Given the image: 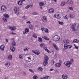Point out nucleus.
Listing matches in <instances>:
<instances>
[{
    "label": "nucleus",
    "instance_id": "f257e3e1",
    "mask_svg": "<svg viewBox=\"0 0 79 79\" xmlns=\"http://www.w3.org/2000/svg\"><path fill=\"white\" fill-rule=\"evenodd\" d=\"M60 39V36L55 35L53 37V39L54 41H59Z\"/></svg>",
    "mask_w": 79,
    "mask_h": 79
},
{
    "label": "nucleus",
    "instance_id": "f03ea898",
    "mask_svg": "<svg viewBox=\"0 0 79 79\" xmlns=\"http://www.w3.org/2000/svg\"><path fill=\"white\" fill-rule=\"evenodd\" d=\"M14 10L15 11V14H17V15H19V8H18L17 7H15L14 8Z\"/></svg>",
    "mask_w": 79,
    "mask_h": 79
},
{
    "label": "nucleus",
    "instance_id": "7ed1b4c3",
    "mask_svg": "<svg viewBox=\"0 0 79 79\" xmlns=\"http://www.w3.org/2000/svg\"><path fill=\"white\" fill-rule=\"evenodd\" d=\"M76 24H77L76 23H73L72 24L71 29L73 31H76V28H75V27H76Z\"/></svg>",
    "mask_w": 79,
    "mask_h": 79
},
{
    "label": "nucleus",
    "instance_id": "20e7f679",
    "mask_svg": "<svg viewBox=\"0 0 79 79\" xmlns=\"http://www.w3.org/2000/svg\"><path fill=\"white\" fill-rule=\"evenodd\" d=\"M54 17L57 19H60L61 18V15L58 14H56L54 15Z\"/></svg>",
    "mask_w": 79,
    "mask_h": 79
},
{
    "label": "nucleus",
    "instance_id": "39448f33",
    "mask_svg": "<svg viewBox=\"0 0 79 79\" xmlns=\"http://www.w3.org/2000/svg\"><path fill=\"white\" fill-rule=\"evenodd\" d=\"M43 23H45L47 21V19L46 17L44 16L41 19Z\"/></svg>",
    "mask_w": 79,
    "mask_h": 79
},
{
    "label": "nucleus",
    "instance_id": "423d86ee",
    "mask_svg": "<svg viewBox=\"0 0 79 79\" xmlns=\"http://www.w3.org/2000/svg\"><path fill=\"white\" fill-rule=\"evenodd\" d=\"M1 9L2 11H5L6 10V7L5 6H1Z\"/></svg>",
    "mask_w": 79,
    "mask_h": 79
},
{
    "label": "nucleus",
    "instance_id": "0eeeda50",
    "mask_svg": "<svg viewBox=\"0 0 79 79\" xmlns=\"http://www.w3.org/2000/svg\"><path fill=\"white\" fill-rule=\"evenodd\" d=\"M71 64H72V63L70 61H67V67L68 68H69L70 67V65H71Z\"/></svg>",
    "mask_w": 79,
    "mask_h": 79
},
{
    "label": "nucleus",
    "instance_id": "6e6552de",
    "mask_svg": "<svg viewBox=\"0 0 79 79\" xmlns=\"http://www.w3.org/2000/svg\"><path fill=\"white\" fill-rule=\"evenodd\" d=\"M48 11L49 13H54V11H55L54 9L53 8H50L49 10Z\"/></svg>",
    "mask_w": 79,
    "mask_h": 79
},
{
    "label": "nucleus",
    "instance_id": "1a4fd4ad",
    "mask_svg": "<svg viewBox=\"0 0 79 79\" xmlns=\"http://www.w3.org/2000/svg\"><path fill=\"white\" fill-rule=\"evenodd\" d=\"M10 50H11V51H12V52H14L15 51V47H14L13 46H11L10 47Z\"/></svg>",
    "mask_w": 79,
    "mask_h": 79
},
{
    "label": "nucleus",
    "instance_id": "9d476101",
    "mask_svg": "<svg viewBox=\"0 0 79 79\" xmlns=\"http://www.w3.org/2000/svg\"><path fill=\"white\" fill-rule=\"evenodd\" d=\"M9 29H10V30H12V31H15V29H16V28L15 27H9Z\"/></svg>",
    "mask_w": 79,
    "mask_h": 79
},
{
    "label": "nucleus",
    "instance_id": "9b49d317",
    "mask_svg": "<svg viewBox=\"0 0 79 79\" xmlns=\"http://www.w3.org/2000/svg\"><path fill=\"white\" fill-rule=\"evenodd\" d=\"M53 46L54 47V48L56 50H58V48L57 45H56V44L54 43H53L52 44Z\"/></svg>",
    "mask_w": 79,
    "mask_h": 79
},
{
    "label": "nucleus",
    "instance_id": "f8f14e48",
    "mask_svg": "<svg viewBox=\"0 0 79 79\" xmlns=\"http://www.w3.org/2000/svg\"><path fill=\"white\" fill-rule=\"evenodd\" d=\"M63 42L65 44H69V41L67 39L64 40H63Z\"/></svg>",
    "mask_w": 79,
    "mask_h": 79
},
{
    "label": "nucleus",
    "instance_id": "ddd939ff",
    "mask_svg": "<svg viewBox=\"0 0 79 79\" xmlns=\"http://www.w3.org/2000/svg\"><path fill=\"white\" fill-rule=\"evenodd\" d=\"M42 37L43 38V39H44L45 40H49V38L45 36H42Z\"/></svg>",
    "mask_w": 79,
    "mask_h": 79
},
{
    "label": "nucleus",
    "instance_id": "4468645a",
    "mask_svg": "<svg viewBox=\"0 0 79 79\" xmlns=\"http://www.w3.org/2000/svg\"><path fill=\"white\" fill-rule=\"evenodd\" d=\"M62 78L64 79H66L68 78V75H66L63 74L62 76Z\"/></svg>",
    "mask_w": 79,
    "mask_h": 79
},
{
    "label": "nucleus",
    "instance_id": "2eb2a0df",
    "mask_svg": "<svg viewBox=\"0 0 79 79\" xmlns=\"http://www.w3.org/2000/svg\"><path fill=\"white\" fill-rule=\"evenodd\" d=\"M67 3V2H61V5L62 6H64Z\"/></svg>",
    "mask_w": 79,
    "mask_h": 79
},
{
    "label": "nucleus",
    "instance_id": "dca6fc26",
    "mask_svg": "<svg viewBox=\"0 0 79 79\" xmlns=\"http://www.w3.org/2000/svg\"><path fill=\"white\" fill-rule=\"evenodd\" d=\"M68 3H69L70 5L73 4V2L72 0H69L67 1Z\"/></svg>",
    "mask_w": 79,
    "mask_h": 79
},
{
    "label": "nucleus",
    "instance_id": "f3484780",
    "mask_svg": "<svg viewBox=\"0 0 79 79\" xmlns=\"http://www.w3.org/2000/svg\"><path fill=\"white\" fill-rule=\"evenodd\" d=\"M61 66V64L60 63H58L56 64V67H58V68H60Z\"/></svg>",
    "mask_w": 79,
    "mask_h": 79
},
{
    "label": "nucleus",
    "instance_id": "a211bd4d",
    "mask_svg": "<svg viewBox=\"0 0 79 79\" xmlns=\"http://www.w3.org/2000/svg\"><path fill=\"white\" fill-rule=\"evenodd\" d=\"M4 48H5V46L4 45H2L0 46V49L2 51L4 50Z\"/></svg>",
    "mask_w": 79,
    "mask_h": 79
},
{
    "label": "nucleus",
    "instance_id": "6ab92c4d",
    "mask_svg": "<svg viewBox=\"0 0 79 79\" xmlns=\"http://www.w3.org/2000/svg\"><path fill=\"white\" fill-rule=\"evenodd\" d=\"M73 43H78L79 40H78L77 39H75L73 40Z\"/></svg>",
    "mask_w": 79,
    "mask_h": 79
},
{
    "label": "nucleus",
    "instance_id": "aec40b11",
    "mask_svg": "<svg viewBox=\"0 0 79 79\" xmlns=\"http://www.w3.org/2000/svg\"><path fill=\"white\" fill-rule=\"evenodd\" d=\"M69 16L70 18H74L75 16V15H74L73 14H72L69 15Z\"/></svg>",
    "mask_w": 79,
    "mask_h": 79
},
{
    "label": "nucleus",
    "instance_id": "412c9836",
    "mask_svg": "<svg viewBox=\"0 0 79 79\" xmlns=\"http://www.w3.org/2000/svg\"><path fill=\"white\" fill-rule=\"evenodd\" d=\"M5 66H6V67H8L10 66V63H8V62L6 63H5Z\"/></svg>",
    "mask_w": 79,
    "mask_h": 79
},
{
    "label": "nucleus",
    "instance_id": "4be33fe9",
    "mask_svg": "<svg viewBox=\"0 0 79 79\" xmlns=\"http://www.w3.org/2000/svg\"><path fill=\"white\" fill-rule=\"evenodd\" d=\"M38 40L39 42H42L43 40L42 38H41L40 37H38Z\"/></svg>",
    "mask_w": 79,
    "mask_h": 79
},
{
    "label": "nucleus",
    "instance_id": "5701e85b",
    "mask_svg": "<svg viewBox=\"0 0 79 79\" xmlns=\"http://www.w3.org/2000/svg\"><path fill=\"white\" fill-rule=\"evenodd\" d=\"M3 16L5 17V18H9V15L6 14H4L3 15Z\"/></svg>",
    "mask_w": 79,
    "mask_h": 79
},
{
    "label": "nucleus",
    "instance_id": "b1692460",
    "mask_svg": "<svg viewBox=\"0 0 79 79\" xmlns=\"http://www.w3.org/2000/svg\"><path fill=\"white\" fill-rule=\"evenodd\" d=\"M40 6H44L45 5V3L43 2H39Z\"/></svg>",
    "mask_w": 79,
    "mask_h": 79
},
{
    "label": "nucleus",
    "instance_id": "393cba45",
    "mask_svg": "<svg viewBox=\"0 0 79 79\" xmlns=\"http://www.w3.org/2000/svg\"><path fill=\"white\" fill-rule=\"evenodd\" d=\"M12 56L11 55H10L8 57V59L11 60L12 59Z\"/></svg>",
    "mask_w": 79,
    "mask_h": 79
},
{
    "label": "nucleus",
    "instance_id": "a878e982",
    "mask_svg": "<svg viewBox=\"0 0 79 79\" xmlns=\"http://www.w3.org/2000/svg\"><path fill=\"white\" fill-rule=\"evenodd\" d=\"M35 55H39L40 54V51L38 50L37 51V52H35Z\"/></svg>",
    "mask_w": 79,
    "mask_h": 79
},
{
    "label": "nucleus",
    "instance_id": "bb28decb",
    "mask_svg": "<svg viewBox=\"0 0 79 79\" xmlns=\"http://www.w3.org/2000/svg\"><path fill=\"white\" fill-rule=\"evenodd\" d=\"M44 59L45 60H46V61H48V57L47 56H45L44 57Z\"/></svg>",
    "mask_w": 79,
    "mask_h": 79
},
{
    "label": "nucleus",
    "instance_id": "cd10ccee",
    "mask_svg": "<svg viewBox=\"0 0 79 79\" xmlns=\"http://www.w3.org/2000/svg\"><path fill=\"white\" fill-rule=\"evenodd\" d=\"M41 48H44L45 47V44H41L40 45Z\"/></svg>",
    "mask_w": 79,
    "mask_h": 79
},
{
    "label": "nucleus",
    "instance_id": "c85d7f7f",
    "mask_svg": "<svg viewBox=\"0 0 79 79\" xmlns=\"http://www.w3.org/2000/svg\"><path fill=\"white\" fill-rule=\"evenodd\" d=\"M64 48L65 49H68V45L67 44H64Z\"/></svg>",
    "mask_w": 79,
    "mask_h": 79
},
{
    "label": "nucleus",
    "instance_id": "c756f323",
    "mask_svg": "<svg viewBox=\"0 0 79 79\" xmlns=\"http://www.w3.org/2000/svg\"><path fill=\"white\" fill-rule=\"evenodd\" d=\"M48 61H47L45 60H44L43 63V64L44 66H46V65H47V63H48Z\"/></svg>",
    "mask_w": 79,
    "mask_h": 79
},
{
    "label": "nucleus",
    "instance_id": "7c9ffc66",
    "mask_svg": "<svg viewBox=\"0 0 79 79\" xmlns=\"http://www.w3.org/2000/svg\"><path fill=\"white\" fill-rule=\"evenodd\" d=\"M48 77H49V76H46V77H45L43 78L41 77L40 78V79H48Z\"/></svg>",
    "mask_w": 79,
    "mask_h": 79
},
{
    "label": "nucleus",
    "instance_id": "2f4dec72",
    "mask_svg": "<svg viewBox=\"0 0 79 79\" xmlns=\"http://www.w3.org/2000/svg\"><path fill=\"white\" fill-rule=\"evenodd\" d=\"M38 70L40 71H43V69L42 67H39L38 68Z\"/></svg>",
    "mask_w": 79,
    "mask_h": 79
},
{
    "label": "nucleus",
    "instance_id": "473e14b6",
    "mask_svg": "<svg viewBox=\"0 0 79 79\" xmlns=\"http://www.w3.org/2000/svg\"><path fill=\"white\" fill-rule=\"evenodd\" d=\"M44 49H45V51H46V52H48V53H51V52H50V51H49L48 50V49H47V48H45Z\"/></svg>",
    "mask_w": 79,
    "mask_h": 79
},
{
    "label": "nucleus",
    "instance_id": "72a5a7b5",
    "mask_svg": "<svg viewBox=\"0 0 79 79\" xmlns=\"http://www.w3.org/2000/svg\"><path fill=\"white\" fill-rule=\"evenodd\" d=\"M3 21H4V22H5V23H6V21H7V19L6 18H3L2 19Z\"/></svg>",
    "mask_w": 79,
    "mask_h": 79
},
{
    "label": "nucleus",
    "instance_id": "f704fd0d",
    "mask_svg": "<svg viewBox=\"0 0 79 79\" xmlns=\"http://www.w3.org/2000/svg\"><path fill=\"white\" fill-rule=\"evenodd\" d=\"M16 42H15V41H14L12 43V45L13 47H15V46H16Z\"/></svg>",
    "mask_w": 79,
    "mask_h": 79
},
{
    "label": "nucleus",
    "instance_id": "c9c22d12",
    "mask_svg": "<svg viewBox=\"0 0 79 79\" xmlns=\"http://www.w3.org/2000/svg\"><path fill=\"white\" fill-rule=\"evenodd\" d=\"M29 27L30 29H33V27L32 25L30 24L29 25Z\"/></svg>",
    "mask_w": 79,
    "mask_h": 79
},
{
    "label": "nucleus",
    "instance_id": "e433bc0d",
    "mask_svg": "<svg viewBox=\"0 0 79 79\" xmlns=\"http://www.w3.org/2000/svg\"><path fill=\"white\" fill-rule=\"evenodd\" d=\"M18 4L19 5H21L22 4H23V2H21V1H19V2H18Z\"/></svg>",
    "mask_w": 79,
    "mask_h": 79
},
{
    "label": "nucleus",
    "instance_id": "4c0bfd02",
    "mask_svg": "<svg viewBox=\"0 0 79 79\" xmlns=\"http://www.w3.org/2000/svg\"><path fill=\"white\" fill-rule=\"evenodd\" d=\"M38 78V77L36 75L34 76L33 77V79H36Z\"/></svg>",
    "mask_w": 79,
    "mask_h": 79
},
{
    "label": "nucleus",
    "instance_id": "58836bf2",
    "mask_svg": "<svg viewBox=\"0 0 79 79\" xmlns=\"http://www.w3.org/2000/svg\"><path fill=\"white\" fill-rule=\"evenodd\" d=\"M33 37H35V38H37V36L36 35V34L35 33H34L32 35Z\"/></svg>",
    "mask_w": 79,
    "mask_h": 79
},
{
    "label": "nucleus",
    "instance_id": "ea45409f",
    "mask_svg": "<svg viewBox=\"0 0 79 79\" xmlns=\"http://www.w3.org/2000/svg\"><path fill=\"white\" fill-rule=\"evenodd\" d=\"M25 31H26L27 33V32H29V30L28 28H26L25 29Z\"/></svg>",
    "mask_w": 79,
    "mask_h": 79
},
{
    "label": "nucleus",
    "instance_id": "a19ab883",
    "mask_svg": "<svg viewBox=\"0 0 79 79\" xmlns=\"http://www.w3.org/2000/svg\"><path fill=\"white\" fill-rule=\"evenodd\" d=\"M58 23L59 24H60L61 25H63V24H64V23H63V22H61L60 21H59Z\"/></svg>",
    "mask_w": 79,
    "mask_h": 79
},
{
    "label": "nucleus",
    "instance_id": "79ce46f5",
    "mask_svg": "<svg viewBox=\"0 0 79 79\" xmlns=\"http://www.w3.org/2000/svg\"><path fill=\"white\" fill-rule=\"evenodd\" d=\"M29 7H30V6L29 5H27L25 7V8H26V9H28Z\"/></svg>",
    "mask_w": 79,
    "mask_h": 79
},
{
    "label": "nucleus",
    "instance_id": "37998d69",
    "mask_svg": "<svg viewBox=\"0 0 79 79\" xmlns=\"http://www.w3.org/2000/svg\"><path fill=\"white\" fill-rule=\"evenodd\" d=\"M55 63V62L54 61V60H52L51 61V64L52 65H53L54 64V63Z\"/></svg>",
    "mask_w": 79,
    "mask_h": 79
},
{
    "label": "nucleus",
    "instance_id": "c03bdc74",
    "mask_svg": "<svg viewBox=\"0 0 79 79\" xmlns=\"http://www.w3.org/2000/svg\"><path fill=\"white\" fill-rule=\"evenodd\" d=\"M26 24H31V22L30 21H27L26 22Z\"/></svg>",
    "mask_w": 79,
    "mask_h": 79
},
{
    "label": "nucleus",
    "instance_id": "a18cd8bd",
    "mask_svg": "<svg viewBox=\"0 0 79 79\" xmlns=\"http://www.w3.org/2000/svg\"><path fill=\"white\" fill-rule=\"evenodd\" d=\"M71 47H72V46L70 45H68V48L69 49L70 48H71Z\"/></svg>",
    "mask_w": 79,
    "mask_h": 79
},
{
    "label": "nucleus",
    "instance_id": "49530a36",
    "mask_svg": "<svg viewBox=\"0 0 79 79\" xmlns=\"http://www.w3.org/2000/svg\"><path fill=\"white\" fill-rule=\"evenodd\" d=\"M19 57L20 59H22V56H21V54H19Z\"/></svg>",
    "mask_w": 79,
    "mask_h": 79
},
{
    "label": "nucleus",
    "instance_id": "de8ad7c7",
    "mask_svg": "<svg viewBox=\"0 0 79 79\" xmlns=\"http://www.w3.org/2000/svg\"><path fill=\"white\" fill-rule=\"evenodd\" d=\"M23 34H27V33L25 31H23Z\"/></svg>",
    "mask_w": 79,
    "mask_h": 79
},
{
    "label": "nucleus",
    "instance_id": "09e8293b",
    "mask_svg": "<svg viewBox=\"0 0 79 79\" xmlns=\"http://www.w3.org/2000/svg\"><path fill=\"white\" fill-rule=\"evenodd\" d=\"M69 8L70 10H73V8L71 7H69Z\"/></svg>",
    "mask_w": 79,
    "mask_h": 79
},
{
    "label": "nucleus",
    "instance_id": "8fccbe9b",
    "mask_svg": "<svg viewBox=\"0 0 79 79\" xmlns=\"http://www.w3.org/2000/svg\"><path fill=\"white\" fill-rule=\"evenodd\" d=\"M45 32H46V33L48 32V30L47 29H46L45 30Z\"/></svg>",
    "mask_w": 79,
    "mask_h": 79
},
{
    "label": "nucleus",
    "instance_id": "3c124183",
    "mask_svg": "<svg viewBox=\"0 0 79 79\" xmlns=\"http://www.w3.org/2000/svg\"><path fill=\"white\" fill-rule=\"evenodd\" d=\"M71 63H72V62H73L74 61V60L73 59H72L70 60V61Z\"/></svg>",
    "mask_w": 79,
    "mask_h": 79
},
{
    "label": "nucleus",
    "instance_id": "603ef678",
    "mask_svg": "<svg viewBox=\"0 0 79 79\" xmlns=\"http://www.w3.org/2000/svg\"><path fill=\"white\" fill-rule=\"evenodd\" d=\"M29 71H30V72H31V73H34V71H33L31 69H29Z\"/></svg>",
    "mask_w": 79,
    "mask_h": 79
},
{
    "label": "nucleus",
    "instance_id": "864d4df0",
    "mask_svg": "<svg viewBox=\"0 0 79 79\" xmlns=\"http://www.w3.org/2000/svg\"><path fill=\"white\" fill-rule=\"evenodd\" d=\"M38 14V13H37V12H34L33 13V15H37Z\"/></svg>",
    "mask_w": 79,
    "mask_h": 79
},
{
    "label": "nucleus",
    "instance_id": "5fc2aeb1",
    "mask_svg": "<svg viewBox=\"0 0 79 79\" xmlns=\"http://www.w3.org/2000/svg\"><path fill=\"white\" fill-rule=\"evenodd\" d=\"M29 60H31V58H32V57H31V56L28 57H27Z\"/></svg>",
    "mask_w": 79,
    "mask_h": 79
},
{
    "label": "nucleus",
    "instance_id": "6e6d98bb",
    "mask_svg": "<svg viewBox=\"0 0 79 79\" xmlns=\"http://www.w3.org/2000/svg\"><path fill=\"white\" fill-rule=\"evenodd\" d=\"M20 1H21V2L23 3V2H26V0H20Z\"/></svg>",
    "mask_w": 79,
    "mask_h": 79
},
{
    "label": "nucleus",
    "instance_id": "4d7b16f0",
    "mask_svg": "<svg viewBox=\"0 0 79 79\" xmlns=\"http://www.w3.org/2000/svg\"><path fill=\"white\" fill-rule=\"evenodd\" d=\"M64 64H65V65H66V66H67V62H65L64 63Z\"/></svg>",
    "mask_w": 79,
    "mask_h": 79
},
{
    "label": "nucleus",
    "instance_id": "13d9d810",
    "mask_svg": "<svg viewBox=\"0 0 79 79\" xmlns=\"http://www.w3.org/2000/svg\"><path fill=\"white\" fill-rule=\"evenodd\" d=\"M65 19H68V16L67 15H66L64 17Z\"/></svg>",
    "mask_w": 79,
    "mask_h": 79
},
{
    "label": "nucleus",
    "instance_id": "bf43d9fd",
    "mask_svg": "<svg viewBox=\"0 0 79 79\" xmlns=\"http://www.w3.org/2000/svg\"><path fill=\"white\" fill-rule=\"evenodd\" d=\"M32 52H33V53H35H35L36 52L35 51H34V50H32Z\"/></svg>",
    "mask_w": 79,
    "mask_h": 79
},
{
    "label": "nucleus",
    "instance_id": "052dcab7",
    "mask_svg": "<svg viewBox=\"0 0 79 79\" xmlns=\"http://www.w3.org/2000/svg\"><path fill=\"white\" fill-rule=\"evenodd\" d=\"M11 34H13V35H15L16 34V33H14L13 32H12V33H11Z\"/></svg>",
    "mask_w": 79,
    "mask_h": 79
},
{
    "label": "nucleus",
    "instance_id": "680f3d73",
    "mask_svg": "<svg viewBox=\"0 0 79 79\" xmlns=\"http://www.w3.org/2000/svg\"><path fill=\"white\" fill-rule=\"evenodd\" d=\"M23 18L24 19H27V17L23 16Z\"/></svg>",
    "mask_w": 79,
    "mask_h": 79
},
{
    "label": "nucleus",
    "instance_id": "e2e57ef3",
    "mask_svg": "<svg viewBox=\"0 0 79 79\" xmlns=\"http://www.w3.org/2000/svg\"><path fill=\"white\" fill-rule=\"evenodd\" d=\"M61 63H62V61H61V60H59V63H60L61 64Z\"/></svg>",
    "mask_w": 79,
    "mask_h": 79
},
{
    "label": "nucleus",
    "instance_id": "0e129e2a",
    "mask_svg": "<svg viewBox=\"0 0 79 79\" xmlns=\"http://www.w3.org/2000/svg\"><path fill=\"white\" fill-rule=\"evenodd\" d=\"M6 42H8V40L7 39H6Z\"/></svg>",
    "mask_w": 79,
    "mask_h": 79
},
{
    "label": "nucleus",
    "instance_id": "69168bd1",
    "mask_svg": "<svg viewBox=\"0 0 79 79\" xmlns=\"http://www.w3.org/2000/svg\"><path fill=\"white\" fill-rule=\"evenodd\" d=\"M26 50H27V49H26V48L24 49V52H25V51H26Z\"/></svg>",
    "mask_w": 79,
    "mask_h": 79
},
{
    "label": "nucleus",
    "instance_id": "338daca9",
    "mask_svg": "<svg viewBox=\"0 0 79 79\" xmlns=\"http://www.w3.org/2000/svg\"><path fill=\"white\" fill-rule=\"evenodd\" d=\"M76 4H77V5H78V4H79V2H76Z\"/></svg>",
    "mask_w": 79,
    "mask_h": 79
},
{
    "label": "nucleus",
    "instance_id": "774afa93",
    "mask_svg": "<svg viewBox=\"0 0 79 79\" xmlns=\"http://www.w3.org/2000/svg\"><path fill=\"white\" fill-rule=\"evenodd\" d=\"M40 9H41V10H42V6H40Z\"/></svg>",
    "mask_w": 79,
    "mask_h": 79
}]
</instances>
